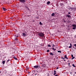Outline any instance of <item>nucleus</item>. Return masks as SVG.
<instances>
[{"label": "nucleus", "mask_w": 76, "mask_h": 76, "mask_svg": "<svg viewBox=\"0 0 76 76\" xmlns=\"http://www.w3.org/2000/svg\"><path fill=\"white\" fill-rule=\"evenodd\" d=\"M38 35L39 37H40L41 38H42V37H45V34H44L43 32H39L38 33Z\"/></svg>", "instance_id": "1"}, {"label": "nucleus", "mask_w": 76, "mask_h": 76, "mask_svg": "<svg viewBox=\"0 0 76 76\" xmlns=\"http://www.w3.org/2000/svg\"><path fill=\"white\" fill-rule=\"evenodd\" d=\"M20 2L21 3H25L26 1L25 0H19Z\"/></svg>", "instance_id": "2"}, {"label": "nucleus", "mask_w": 76, "mask_h": 76, "mask_svg": "<svg viewBox=\"0 0 76 76\" xmlns=\"http://www.w3.org/2000/svg\"><path fill=\"white\" fill-rule=\"evenodd\" d=\"M72 47L73 48L76 49V44H75L74 45L72 46Z\"/></svg>", "instance_id": "3"}, {"label": "nucleus", "mask_w": 76, "mask_h": 76, "mask_svg": "<svg viewBox=\"0 0 76 76\" xmlns=\"http://www.w3.org/2000/svg\"><path fill=\"white\" fill-rule=\"evenodd\" d=\"M22 34H23L22 36H23V37H26V34L25 33H23Z\"/></svg>", "instance_id": "4"}, {"label": "nucleus", "mask_w": 76, "mask_h": 76, "mask_svg": "<svg viewBox=\"0 0 76 76\" xmlns=\"http://www.w3.org/2000/svg\"><path fill=\"white\" fill-rule=\"evenodd\" d=\"M69 10H70V11H72L73 9V7H69L68 8Z\"/></svg>", "instance_id": "5"}, {"label": "nucleus", "mask_w": 76, "mask_h": 76, "mask_svg": "<svg viewBox=\"0 0 76 76\" xmlns=\"http://www.w3.org/2000/svg\"><path fill=\"white\" fill-rule=\"evenodd\" d=\"M33 67H34V68H38V67H39V66H37V65L35 66H34Z\"/></svg>", "instance_id": "6"}, {"label": "nucleus", "mask_w": 76, "mask_h": 76, "mask_svg": "<svg viewBox=\"0 0 76 76\" xmlns=\"http://www.w3.org/2000/svg\"><path fill=\"white\" fill-rule=\"evenodd\" d=\"M66 17H68V18H70V15H66Z\"/></svg>", "instance_id": "7"}, {"label": "nucleus", "mask_w": 76, "mask_h": 76, "mask_svg": "<svg viewBox=\"0 0 76 76\" xmlns=\"http://www.w3.org/2000/svg\"><path fill=\"white\" fill-rule=\"evenodd\" d=\"M2 9L4 11H6V10H7L6 9L5 7H3L2 8Z\"/></svg>", "instance_id": "8"}, {"label": "nucleus", "mask_w": 76, "mask_h": 76, "mask_svg": "<svg viewBox=\"0 0 76 76\" xmlns=\"http://www.w3.org/2000/svg\"><path fill=\"white\" fill-rule=\"evenodd\" d=\"M76 8H75L73 7L72 8V11H75L76 10Z\"/></svg>", "instance_id": "9"}, {"label": "nucleus", "mask_w": 76, "mask_h": 76, "mask_svg": "<svg viewBox=\"0 0 76 76\" xmlns=\"http://www.w3.org/2000/svg\"><path fill=\"white\" fill-rule=\"evenodd\" d=\"M70 46H69V48H72V44H70Z\"/></svg>", "instance_id": "10"}, {"label": "nucleus", "mask_w": 76, "mask_h": 76, "mask_svg": "<svg viewBox=\"0 0 76 76\" xmlns=\"http://www.w3.org/2000/svg\"><path fill=\"white\" fill-rule=\"evenodd\" d=\"M26 9L27 10H28V11H29V10H30V9H29V8L28 7H26Z\"/></svg>", "instance_id": "11"}, {"label": "nucleus", "mask_w": 76, "mask_h": 76, "mask_svg": "<svg viewBox=\"0 0 76 76\" xmlns=\"http://www.w3.org/2000/svg\"><path fill=\"white\" fill-rule=\"evenodd\" d=\"M56 71H54V74H53L54 75H56Z\"/></svg>", "instance_id": "12"}, {"label": "nucleus", "mask_w": 76, "mask_h": 76, "mask_svg": "<svg viewBox=\"0 0 76 76\" xmlns=\"http://www.w3.org/2000/svg\"><path fill=\"white\" fill-rule=\"evenodd\" d=\"M13 58H14L15 60H18V58H16L15 57H13Z\"/></svg>", "instance_id": "13"}, {"label": "nucleus", "mask_w": 76, "mask_h": 76, "mask_svg": "<svg viewBox=\"0 0 76 76\" xmlns=\"http://www.w3.org/2000/svg\"><path fill=\"white\" fill-rule=\"evenodd\" d=\"M50 55H51V56H53L54 55V54H53L52 52H50Z\"/></svg>", "instance_id": "14"}, {"label": "nucleus", "mask_w": 76, "mask_h": 76, "mask_svg": "<svg viewBox=\"0 0 76 76\" xmlns=\"http://www.w3.org/2000/svg\"><path fill=\"white\" fill-rule=\"evenodd\" d=\"M50 4V1H48L47 3V4L48 5L49 4Z\"/></svg>", "instance_id": "15"}, {"label": "nucleus", "mask_w": 76, "mask_h": 76, "mask_svg": "<svg viewBox=\"0 0 76 76\" xmlns=\"http://www.w3.org/2000/svg\"><path fill=\"white\" fill-rule=\"evenodd\" d=\"M52 50H53V51H55L56 50V49H54V48H52Z\"/></svg>", "instance_id": "16"}, {"label": "nucleus", "mask_w": 76, "mask_h": 76, "mask_svg": "<svg viewBox=\"0 0 76 76\" xmlns=\"http://www.w3.org/2000/svg\"><path fill=\"white\" fill-rule=\"evenodd\" d=\"M55 15V13H53L51 15V16H54Z\"/></svg>", "instance_id": "17"}, {"label": "nucleus", "mask_w": 76, "mask_h": 76, "mask_svg": "<svg viewBox=\"0 0 76 76\" xmlns=\"http://www.w3.org/2000/svg\"><path fill=\"white\" fill-rule=\"evenodd\" d=\"M65 58H66V59H68V58L67 57V55H66L65 56Z\"/></svg>", "instance_id": "18"}, {"label": "nucleus", "mask_w": 76, "mask_h": 76, "mask_svg": "<svg viewBox=\"0 0 76 76\" xmlns=\"http://www.w3.org/2000/svg\"><path fill=\"white\" fill-rule=\"evenodd\" d=\"M72 26L73 27H76V25L75 24H73Z\"/></svg>", "instance_id": "19"}, {"label": "nucleus", "mask_w": 76, "mask_h": 76, "mask_svg": "<svg viewBox=\"0 0 76 76\" xmlns=\"http://www.w3.org/2000/svg\"><path fill=\"white\" fill-rule=\"evenodd\" d=\"M5 63V61H2V64H4Z\"/></svg>", "instance_id": "20"}, {"label": "nucleus", "mask_w": 76, "mask_h": 76, "mask_svg": "<svg viewBox=\"0 0 76 76\" xmlns=\"http://www.w3.org/2000/svg\"><path fill=\"white\" fill-rule=\"evenodd\" d=\"M76 27H74L72 28V29L75 30V29H76Z\"/></svg>", "instance_id": "21"}, {"label": "nucleus", "mask_w": 76, "mask_h": 76, "mask_svg": "<svg viewBox=\"0 0 76 76\" xmlns=\"http://www.w3.org/2000/svg\"><path fill=\"white\" fill-rule=\"evenodd\" d=\"M61 6H63V3H61L60 4Z\"/></svg>", "instance_id": "22"}, {"label": "nucleus", "mask_w": 76, "mask_h": 76, "mask_svg": "<svg viewBox=\"0 0 76 76\" xmlns=\"http://www.w3.org/2000/svg\"><path fill=\"white\" fill-rule=\"evenodd\" d=\"M15 36V37H18V34H16Z\"/></svg>", "instance_id": "23"}, {"label": "nucleus", "mask_w": 76, "mask_h": 76, "mask_svg": "<svg viewBox=\"0 0 76 76\" xmlns=\"http://www.w3.org/2000/svg\"><path fill=\"white\" fill-rule=\"evenodd\" d=\"M72 66H73V67H76V66H75L74 64H72Z\"/></svg>", "instance_id": "24"}, {"label": "nucleus", "mask_w": 76, "mask_h": 76, "mask_svg": "<svg viewBox=\"0 0 76 76\" xmlns=\"http://www.w3.org/2000/svg\"><path fill=\"white\" fill-rule=\"evenodd\" d=\"M39 25H42V23H41V22H39Z\"/></svg>", "instance_id": "25"}, {"label": "nucleus", "mask_w": 76, "mask_h": 76, "mask_svg": "<svg viewBox=\"0 0 76 76\" xmlns=\"http://www.w3.org/2000/svg\"><path fill=\"white\" fill-rule=\"evenodd\" d=\"M58 53H61V52L60 51L58 50Z\"/></svg>", "instance_id": "26"}, {"label": "nucleus", "mask_w": 76, "mask_h": 76, "mask_svg": "<svg viewBox=\"0 0 76 76\" xmlns=\"http://www.w3.org/2000/svg\"><path fill=\"white\" fill-rule=\"evenodd\" d=\"M75 58V57H74L73 56V57H72V59L73 60V59H74Z\"/></svg>", "instance_id": "27"}, {"label": "nucleus", "mask_w": 76, "mask_h": 76, "mask_svg": "<svg viewBox=\"0 0 76 76\" xmlns=\"http://www.w3.org/2000/svg\"><path fill=\"white\" fill-rule=\"evenodd\" d=\"M47 52H50V50H47L46 51Z\"/></svg>", "instance_id": "28"}, {"label": "nucleus", "mask_w": 76, "mask_h": 76, "mask_svg": "<svg viewBox=\"0 0 76 76\" xmlns=\"http://www.w3.org/2000/svg\"><path fill=\"white\" fill-rule=\"evenodd\" d=\"M36 18H37V19H38L39 18V17H38V16H36Z\"/></svg>", "instance_id": "29"}, {"label": "nucleus", "mask_w": 76, "mask_h": 76, "mask_svg": "<svg viewBox=\"0 0 76 76\" xmlns=\"http://www.w3.org/2000/svg\"><path fill=\"white\" fill-rule=\"evenodd\" d=\"M10 61V59H8L7 60V63H8V62H9V61Z\"/></svg>", "instance_id": "30"}, {"label": "nucleus", "mask_w": 76, "mask_h": 76, "mask_svg": "<svg viewBox=\"0 0 76 76\" xmlns=\"http://www.w3.org/2000/svg\"><path fill=\"white\" fill-rule=\"evenodd\" d=\"M48 47H51V45H48Z\"/></svg>", "instance_id": "31"}, {"label": "nucleus", "mask_w": 76, "mask_h": 76, "mask_svg": "<svg viewBox=\"0 0 76 76\" xmlns=\"http://www.w3.org/2000/svg\"><path fill=\"white\" fill-rule=\"evenodd\" d=\"M68 15H71V14H70V12H68Z\"/></svg>", "instance_id": "32"}, {"label": "nucleus", "mask_w": 76, "mask_h": 76, "mask_svg": "<svg viewBox=\"0 0 76 76\" xmlns=\"http://www.w3.org/2000/svg\"><path fill=\"white\" fill-rule=\"evenodd\" d=\"M71 57H73V55L72 54L71 55Z\"/></svg>", "instance_id": "33"}, {"label": "nucleus", "mask_w": 76, "mask_h": 76, "mask_svg": "<svg viewBox=\"0 0 76 76\" xmlns=\"http://www.w3.org/2000/svg\"><path fill=\"white\" fill-rule=\"evenodd\" d=\"M75 38H76V35H75Z\"/></svg>", "instance_id": "34"}, {"label": "nucleus", "mask_w": 76, "mask_h": 76, "mask_svg": "<svg viewBox=\"0 0 76 76\" xmlns=\"http://www.w3.org/2000/svg\"><path fill=\"white\" fill-rule=\"evenodd\" d=\"M15 41H16V40H17V39L15 38Z\"/></svg>", "instance_id": "35"}, {"label": "nucleus", "mask_w": 76, "mask_h": 76, "mask_svg": "<svg viewBox=\"0 0 76 76\" xmlns=\"http://www.w3.org/2000/svg\"><path fill=\"white\" fill-rule=\"evenodd\" d=\"M55 76H58V75H57V74H56Z\"/></svg>", "instance_id": "36"}, {"label": "nucleus", "mask_w": 76, "mask_h": 76, "mask_svg": "<svg viewBox=\"0 0 76 76\" xmlns=\"http://www.w3.org/2000/svg\"><path fill=\"white\" fill-rule=\"evenodd\" d=\"M53 46H52V47H54V44H53Z\"/></svg>", "instance_id": "37"}, {"label": "nucleus", "mask_w": 76, "mask_h": 76, "mask_svg": "<svg viewBox=\"0 0 76 76\" xmlns=\"http://www.w3.org/2000/svg\"><path fill=\"white\" fill-rule=\"evenodd\" d=\"M64 22H66V21H65V20H64Z\"/></svg>", "instance_id": "38"}, {"label": "nucleus", "mask_w": 76, "mask_h": 76, "mask_svg": "<svg viewBox=\"0 0 76 76\" xmlns=\"http://www.w3.org/2000/svg\"><path fill=\"white\" fill-rule=\"evenodd\" d=\"M56 69H58V67H57V68H56Z\"/></svg>", "instance_id": "39"}, {"label": "nucleus", "mask_w": 76, "mask_h": 76, "mask_svg": "<svg viewBox=\"0 0 76 76\" xmlns=\"http://www.w3.org/2000/svg\"><path fill=\"white\" fill-rule=\"evenodd\" d=\"M27 16H28V17H29V16H30V15H28Z\"/></svg>", "instance_id": "40"}, {"label": "nucleus", "mask_w": 76, "mask_h": 76, "mask_svg": "<svg viewBox=\"0 0 76 76\" xmlns=\"http://www.w3.org/2000/svg\"><path fill=\"white\" fill-rule=\"evenodd\" d=\"M64 61H66V60L65 59L64 60Z\"/></svg>", "instance_id": "41"}, {"label": "nucleus", "mask_w": 76, "mask_h": 76, "mask_svg": "<svg viewBox=\"0 0 76 76\" xmlns=\"http://www.w3.org/2000/svg\"><path fill=\"white\" fill-rule=\"evenodd\" d=\"M69 65H70V63H69Z\"/></svg>", "instance_id": "42"}, {"label": "nucleus", "mask_w": 76, "mask_h": 76, "mask_svg": "<svg viewBox=\"0 0 76 76\" xmlns=\"http://www.w3.org/2000/svg\"><path fill=\"white\" fill-rule=\"evenodd\" d=\"M69 66L70 67H71V66L70 65H69Z\"/></svg>", "instance_id": "43"}, {"label": "nucleus", "mask_w": 76, "mask_h": 76, "mask_svg": "<svg viewBox=\"0 0 76 76\" xmlns=\"http://www.w3.org/2000/svg\"><path fill=\"white\" fill-rule=\"evenodd\" d=\"M75 74H76V72H75Z\"/></svg>", "instance_id": "44"}, {"label": "nucleus", "mask_w": 76, "mask_h": 76, "mask_svg": "<svg viewBox=\"0 0 76 76\" xmlns=\"http://www.w3.org/2000/svg\"><path fill=\"white\" fill-rule=\"evenodd\" d=\"M64 58H63V60H64Z\"/></svg>", "instance_id": "45"}, {"label": "nucleus", "mask_w": 76, "mask_h": 76, "mask_svg": "<svg viewBox=\"0 0 76 76\" xmlns=\"http://www.w3.org/2000/svg\"><path fill=\"white\" fill-rule=\"evenodd\" d=\"M70 74H72V72H70Z\"/></svg>", "instance_id": "46"}, {"label": "nucleus", "mask_w": 76, "mask_h": 76, "mask_svg": "<svg viewBox=\"0 0 76 76\" xmlns=\"http://www.w3.org/2000/svg\"><path fill=\"white\" fill-rule=\"evenodd\" d=\"M1 72H0V73H1Z\"/></svg>", "instance_id": "47"}, {"label": "nucleus", "mask_w": 76, "mask_h": 76, "mask_svg": "<svg viewBox=\"0 0 76 76\" xmlns=\"http://www.w3.org/2000/svg\"><path fill=\"white\" fill-rule=\"evenodd\" d=\"M25 33H26V32H25Z\"/></svg>", "instance_id": "48"}, {"label": "nucleus", "mask_w": 76, "mask_h": 76, "mask_svg": "<svg viewBox=\"0 0 76 76\" xmlns=\"http://www.w3.org/2000/svg\"><path fill=\"white\" fill-rule=\"evenodd\" d=\"M0 52H1V51H0Z\"/></svg>", "instance_id": "49"}]
</instances>
